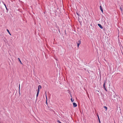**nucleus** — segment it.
Masks as SVG:
<instances>
[{"mask_svg": "<svg viewBox=\"0 0 123 123\" xmlns=\"http://www.w3.org/2000/svg\"><path fill=\"white\" fill-rule=\"evenodd\" d=\"M42 88V86L40 85H39L38 86V90L37 91L39 92L40 89H41Z\"/></svg>", "mask_w": 123, "mask_h": 123, "instance_id": "f257e3e1", "label": "nucleus"}, {"mask_svg": "<svg viewBox=\"0 0 123 123\" xmlns=\"http://www.w3.org/2000/svg\"><path fill=\"white\" fill-rule=\"evenodd\" d=\"M73 105L74 107H76L77 106V104L74 102L73 103Z\"/></svg>", "mask_w": 123, "mask_h": 123, "instance_id": "f03ea898", "label": "nucleus"}, {"mask_svg": "<svg viewBox=\"0 0 123 123\" xmlns=\"http://www.w3.org/2000/svg\"><path fill=\"white\" fill-rule=\"evenodd\" d=\"M80 43H81L80 41V40H79V41H78V43H77V47L78 48L79 47V45L80 44Z\"/></svg>", "mask_w": 123, "mask_h": 123, "instance_id": "7ed1b4c3", "label": "nucleus"}, {"mask_svg": "<svg viewBox=\"0 0 123 123\" xmlns=\"http://www.w3.org/2000/svg\"><path fill=\"white\" fill-rule=\"evenodd\" d=\"M98 25L99 27L101 29H102L103 28V27L101 25V24H98Z\"/></svg>", "mask_w": 123, "mask_h": 123, "instance_id": "20e7f679", "label": "nucleus"}, {"mask_svg": "<svg viewBox=\"0 0 123 123\" xmlns=\"http://www.w3.org/2000/svg\"><path fill=\"white\" fill-rule=\"evenodd\" d=\"M105 82L103 84V87H104V89L105 90V91H107V89H106V88L105 87Z\"/></svg>", "mask_w": 123, "mask_h": 123, "instance_id": "39448f33", "label": "nucleus"}, {"mask_svg": "<svg viewBox=\"0 0 123 123\" xmlns=\"http://www.w3.org/2000/svg\"><path fill=\"white\" fill-rule=\"evenodd\" d=\"M100 9L101 12H103V10L102 9V8L101 6H100Z\"/></svg>", "mask_w": 123, "mask_h": 123, "instance_id": "423d86ee", "label": "nucleus"}, {"mask_svg": "<svg viewBox=\"0 0 123 123\" xmlns=\"http://www.w3.org/2000/svg\"><path fill=\"white\" fill-rule=\"evenodd\" d=\"M39 92L37 91V94L36 95L37 98L38 96V95H39Z\"/></svg>", "mask_w": 123, "mask_h": 123, "instance_id": "0eeeda50", "label": "nucleus"}, {"mask_svg": "<svg viewBox=\"0 0 123 123\" xmlns=\"http://www.w3.org/2000/svg\"><path fill=\"white\" fill-rule=\"evenodd\" d=\"M6 30L7 32L9 33L10 35H11V34L10 33L9 31L7 29Z\"/></svg>", "mask_w": 123, "mask_h": 123, "instance_id": "6e6552de", "label": "nucleus"}, {"mask_svg": "<svg viewBox=\"0 0 123 123\" xmlns=\"http://www.w3.org/2000/svg\"><path fill=\"white\" fill-rule=\"evenodd\" d=\"M18 60L19 61V62H20V63H21V64H22V63L21 61V60H20V59H19V58H18Z\"/></svg>", "mask_w": 123, "mask_h": 123, "instance_id": "1a4fd4ad", "label": "nucleus"}, {"mask_svg": "<svg viewBox=\"0 0 123 123\" xmlns=\"http://www.w3.org/2000/svg\"><path fill=\"white\" fill-rule=\"evenodd\" d=\"M104 108L105 109L106 111L107 109V107L106 106H104Z\"/></svg>", "mask_w": 123, "mask_h": 123, "instance_id": "9d476101", "label": "nucleus"}, {"mask_svg": "<svg viewBox=\"0 0 123 123\" xmlns=\"http://www.w3.org/2000/svg\"><path fill=\"white\" fill-rule=\"evenodd\" d=\"M20 84H19V92L20 94Z\"/></svg>", "mask_w": 123, "mask_h": 123, "instance_id": "9b49d317", "label": "nucleus"}, {"mask_svg": "<svg viewBox=\"0 0 123 123\" xmlns=\"http://www.w3.org/2000/svg\"><path fill=\"white\" fill-rule=\"evenodd\" d=\"M98 120H99V123H100V119H99V116H98Z\"/></svg>", "mask_w": 123, "mask_h": 123, "instance_id": "f8f14e48", "label": "nucleus"}, {"mask_svg": "<svg viewBox=\"0 0 123 123\" xmlns=\"http://www.w3.org/2000/svg\"><path fill=\"white\" fill-rule=\"evenodd\" d=\"M45 93H46L45 96L46 97V99L47 101V95H46V92Z\"/></svg>", "mask_w": 123, "mask_h": 123, "instance_id": "ddd939ff", "label": "nucleus"}, {"mask_svg": "<svg viewBox=\"0 0 123 123\" xmlns=\"http://www.w3.org/2000/svg\"><path fill=\"white\" fill-rule=\"evenodd\" d=\"M71 101H72V102H73V101H74V100H72V98H71Z\"/></svg>", "mask_w": 123, "mask_h": 123, "instance_id": "4468645a", "label": "nucleus"}, {"mask_svg": "<svg viewBox=\"0 0 123 123\" xmlns=\"http://www.w3.org/2000/svg\"><path fill=\"white\" fill-rule=\"evenodd\" d=\"M113 99L116 100V98L115 97H114L113 98Z\"/></svg>", "mask_w": 123, "mask_h": 123, "instance_id": "2eb2a0df", "label": "nucleus"}, {"mask_svg": "<svg viewBox=\"0 0 123 123\" xmlns=\"http://www.w3.org/2000/svg\"><path fill=\"white\" fill-rule=\"evenodd\" d=\"M57 122H58L59 123V122H60L58 120L57 121Z\"/></svg>", "mask_w": 123, "mask_h": 123, "instance_id": "dca6fc26", "label": "nucleus"}, {"mask_svg": "<svg viewBox=\"0 0 123 123\" xmlns=\"http://www.w3.org/2000/svg\"><path fill=\"white\" fill-rule=\"evenodd\" d=\"M4 5L5 6V7H6V9H7V8H6V5H5V4H4Z\"/></svg>", "mask_w": 123, "mask_h": 123, "instance_id": "f3484780", "label": "nucleus"}, {"mask_svg": "<svg viewBox=\"0 0 123 123\" xmlns=\"http://www.w3.org/2000/svg\"><path fill=\"white\" fill-rule=\"evenodd\" d=\"M4 5L5 6V7H6V9H7V8H6V5H5V4H4Z\"/></svg>", "mask_w": 123, "mask_h": 123, "instance_id": "a211bd4d", "label": "nucleus"}, {"mask_svg": "<svg viewBox=\"0 0 123 123\" xmlns=\"http://www.w3.org/2000/svg\"><path fill=\"white\" fill-rule=\"evenodd\" d=\"M46 103L47 104V101H46Z\"/></svg>", "mask_w": 123, "mask_h": 123, "instance_id": "6ab92c4d", "label": "nucleus"}, {"mask_svg": "<svg viewBox=\"0 0 123 123\" xmlns=\"http://www.w3.org/2000/svg\"><path fill=\"white\" fill-rule=\"evenodd\" d=\"M59 123H62L61 122H59Z\"/></svg>", "mask_w": 123, "mask_h": 123, "instance_id": "aec40b11", "label": "nucleus"}]
</instances>
